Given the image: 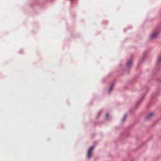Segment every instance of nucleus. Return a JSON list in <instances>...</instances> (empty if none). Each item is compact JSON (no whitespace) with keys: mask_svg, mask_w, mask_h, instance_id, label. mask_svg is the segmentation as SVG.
<instances>
[{"mask_svg":"<svg viewBox=\"0 0 161 161\" xmlns=\"http://www.w3.org/2000/svg\"><path fill=\"white\" fill-rule=\"evenodd\" d=\"M93 148L94 147L92 146L90 147L89 149L87 154V157L88 158H90L91 157L92 154V152L93 149Z\"/></svg>","mask_w":161,"mask_h":161,"instance_id":"obj_1","label":"nucleus"},{"mask_svg":"<svg viewBox=\"0 0 161 161\" xmlns=\"http://www.w3.org/2000/svg\"><path fill=\"white\" fill-rule=\"evenodd\" d=\"M112 89V87H111L109 89V91H111V90Z\"/></svg>","mask_w":161,"mask_h":161,"instance_id":"obj_7","label":"nucleus"},{"mask_svg":"<svg viewBox=\"0 0 161 161\" xmlns=\"http://www.w3.org/2000/svg\"><path fill=\"white\" fill-rule=\"evenodd\" d=\"M158 34V32H154L153 33L151 36V38L153 39L156 37L157 36Z\"/></svg>","mask_w":161,"mask_h":161,"instance_id":"obj_2","label":"nucleus"},{"mask_svg":"<svg viewBox=\"0 0 161 161\" xmlns=\"http://www.w3.org/2000/svg\"><path fill=\"white\" fill-rule=\"evenodd\" d=\"M153 115V113H151L149 114L148 116L147 117V119H148L150 117L152 116Z\"/></svg>","mask_w":161,"mask_h":161,"instance_id":"obj_3","label":"nucleus"},{"mask_svg":"<svg viewBox=\"0 0 161 161\" xmlns=\"http://www.w3.org/2000/svg\"><path fill=\"white\" fill-rule=\"evenodd\" d=\"M158 61H161V56L158 58Z\"/></svg>","mask_w":161,"mask_h":161,"instance_id":"obj_6","label":"nucleus"},{"mask_svg":"<svg viewBox=\"0 0 161 161\" xmlns=\"http://www.w3.org/2000/svg\"><path fill=\"white\" fill-rule=\"evenodd\" d=\"M131 64V61H128L127 63V65L128 66H129Z\"/></svg>","mask_w":161,"mask_h":161,"instance_id":"obj_4","label":"nucleus"},{"mask_svg":"<svg viewBox=\"0 0 161 161\" xmlns=\"http://www.w3.org/2000/svg\"><path fill=\"white\" fill-rule=\"evenodd\" d=\"M126 117H127V115L126 114L124 116V118L123 119V121H124L125 120L126 118Z\"/></svg>","mask_w":161,"mask_h":161,"instance_id":"obj_5","label":"nucleus"}]
</instances>
